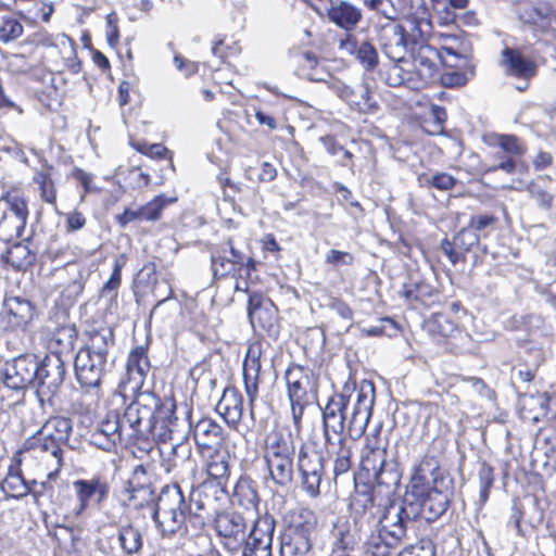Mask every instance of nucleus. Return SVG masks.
Segmentation results:
<instances>
[{
	"instance_id": "obj_1",
	"label": "nucleus",
	"mask_w": 556,
	"mask_h": 556,
	"mask_svg": "<svg viewBox=\"0 0 556 556\" xmlns=\"http://www.w3.org/2000/svg\"><path fill=\"white\" fill-rule=\"evenodd\" d=\"M375 404V386L369 380H362L352 390L332 395L323 409V428L325 444L348 442L343 434L346 427L350 438H361L371 417Z\"/></svg>"
},
{
	"instance_id": "obj_2",
	"label": "nucleus",
	"mask_w": 556,
	"mask_h": 556,
	"mask_svg": "<svg viewBox=\"0 0 556 556\" xmlns=\"http://www.w3.org/2000/svg\"><path fill=\"white\" fill-rule=\"evenodd\" d=\"M352 518L340 516L336 519L330 530L332 553L330 556L342 555L352 551L361 539V531L364 525L362 515L369 523L374 517V498L368 493L356 494L351 502Z\"/></svg>"
},
{
	"instance_id": "obj_3",
	"label": "nucleus",
	"mask_w": 556,
	"mask_h": 556,
	"mask_svg": "<svg viewBox=\"0 0 556 556\" xmlns=\"http://www.w3.org/2000/svg\"><path fill=\"white\" fill-rule=\"evenodd\" d=\"M421 493V495H412V491H407L402 503L389 505L399 517H404V511L408 509L413 510L414 517L407 522L409 529H413L418 518L434 521L446 511L453 496V483L447 481L443 484L427 486Z\"/></svg>"
},
{
	"instance_id": "obj_4",
	"label": "nucleus",
	"mask_w": 556,
	"mask_h": 556,
	"mask_svg": "<svg viewBox=\"0 0 556 556\" xmlns=\"http://www.w3.org/2000/svg\"><path fill=\"white\" fill-rule=\"evenodd\" d=\"M316 528L317 516L312 509L300 507L289 510L283 517L280 556H308Z\"/></svg>"
},
{
	"instance_id": "obj_5",
	"label": "nucleus",
	"mask_w": 556,
	"mask_h": 556,
	"mask_svg": "<svg viewBox=\"0 0 556 556\" xmlns=\"http://www.w3.org/2000/svg\"><path fill=\"white\" fill-rule=\"evenodd\" d=\"M189 517L187 502L178 484L162 488L152 518L163 536H173L182 530Z\"/></svg>"
},
{
	"instance_id": "obj_6",
	"label": "nucleus",
	"mask_w": 556,
	"mask_h": 556,
	"mask_svg": "<svg viewBox=\"0 0 556 556\" xmlns=\"http://www.w3.org/2000/svg\"><path fill=\"white\" fill-rule=\"evenodd\" d=\"M414 517L412 509L399 517L394 509L387 507L379 518L381 529L378 535H371L367 542V554L370 556H393V549L400 545L410 530L407 522Z\"/></svg>"
},
{
	"instance_id": "obj_7",
	"label": "nucleus",
	"mask_w": 556,
	"mask_h": 556,
	"mask_svg": "<svg viewBox=\"0 0 556 556\" xmlns=\"http://www.w3.org/2000/svg\"><path fill=\"white\" fill-rule=\"evenodd\" d=\"M285 379L291 403L292 419L295 428L300 429L305 407L316 399L317 379L312 369L296 364L287 368Z\"/></svg>"
},
{
	"instance_id": "obj_8",
	"label": "nucleus",
	"mask_w": 556,
	"mask_h": 556,
	"mask_svg": "<svg viewBox=\"0 0 556 556\" xmlns=\"http://www.w3.org/2000/svg\"><path fill=\"white\" fill-rule=\"evenodd\" d=\"M257 262L236 248L232 238H228L211 252V270L214 280L238 278L244 271L247 277L256 269Z\"/></svg>"
},
{
	"instance_id": "obj_9",
	"label": "nucleus",
	"mask_w": 556,
	"mask_h": 556,
	"mask_svg": "<svg viewBox=\"0 0 556 556\" xmlns=\"http://www.w3.org/2000/svg\"><path fill=\"white\" fill-rule=\"evenodd\" d=\"M66 375L65 363L59 353L47 354L38 361L36 375V395L41 406L54 404L60 394Z\"/></svg>"
},
{
	"instance_id": "obj_10",
	"label": "nucleus",
	"mask_w": 556,
	"mask_h": 556,
	"mask_svg": "<svg viewBox=\"0 0 556 556\" xmlns=\"http://www.w3.org/2000/svg\"><path fill=\"white\" fill-rule=\"evenodd\" d=\"M421 41L422 30L417 23H414L410 31L400 24H387L381 27L379 34L382 52L396 63L404 62L405 55L413 52Z\"/></svg>"
},
{
	"instance_id": "obj_11",
	"label": "nucleus",
	"mask_w": 556,
	"mask_h": 556,
	"mask_svg": "<svg viewBox=\"0 0 556 556\" xmlns=\"http://www.w3.org/2000/svg\"><path fill=\"white\" fill-rule=\"evenodd\" d=\"M159 396L152 392H142L126 407L123 421L130 428L131 435L148 438L155 434V409Z\"/></svg>"
},
{
	"instance_id": "obj_12",
	"label": "nucleus",
	"mask_w": 556,
	"mask_h": 556,
	"mask_svg": "<svg viewBox=\"0 0 556 556\" xmlns=\"http://www.w3.org/2000/svg\"><path fill=\"white\" fill-rule=\"evenodd\" d=\"M114 361L79 350L74 361V371L78 384L86 391L100 394L101 386L113 367Z\"/></svg>"
},
{
	"instance_id": "obj_13",
	"label": "nucleus",
	"mask_w": 556,
	"mask_h": 556,
	"mask_svg": "<svg viewBox=\"0 0 556 556\" xmlns=\"http://www.w3.org/2000/svg\"><path fill=\"white\" fill-rule=\"evenodd\" d=\"M28 218L26 200L18 194L0 199V240L10 242L22 236Z\"/></svg>"
},
{
	"instance_id": "obj_14",
	"label": "nucleus",
	"mask_w": 556,
	"mask_h": 556,
	"mask_svg": "<svg viewBox=\"0 0 556 556\" xmlns=\"http://www.w3.org/2000/svg\"><path fill=\"white\" fill-rule=\"evenodd\" d=\"M58 476V470L50 472L47 480L39 483L40 490H33V485H37V481H26L22 475L20 462L10 465L4 479L1 482V490L7 497L22 498L28 493L35 497L49 495L52 496V481Z\"/></svg>"
},
{
	"instance_id": "obj_15",
	"label": "nucleus",
	"mask_w": 556,
	"mask_h": 556,
	"mask_svg": "<svg viewBox=\"0 0 556 556\" xmlns=\"http://www.w3.org/2000/svg\"><path fill=\"white\" fill-rule=\"evenodd\" d=\"M296 467L301 476L302 489L311 497H317L320 494L325 473L324 456L317 451H308L302 444L298 452Z\"/></svg>"
},
{
	"instance_id": "obj_16",
	"label": "nucleus",
	"mask_w": 556,
	"mask_h": 556,
	"mask_svg": "<svg viewBox=\"0 0 556 556\" xmlns=\"http://www.w3.org/2000/svg\"><path fill=\"white\" fill-rule=\"evenodd\" d=\"M73 488L78 501L73 515L79 517L92 504L97 509H102L104 502L110 494L109 482L100 477L93 476L91 479H78L73 482Z\"/></svg>"
},
{
	"instance_id": "obj_17",
	"label": "nucleus",
	"mask_w": 556,
	"mask_h": 556,
	"mask_svg": "<svg viewBox=\"0 0 556 556\" xmlns=\"http://www.w3.org/2000/svg\"><path fill=\"white\" fill-rule=\"evenodd\" d=\"M38 374V358L35 354H23L5 364L3 384L11 390H23L35 384Z\"/></svg>"
},
{
	"instance_id": "obj_18",
	"label": "nucleus",
	"mask_w": 556,
	"mask_h": 556,
	"mask_svg": "<svg viewBox=\"0 0 556 556\" xmlns=\"http://www.w3.org/2000/svg\"><path fill=\"white\" fill-rule=\"evenodd\" d=\"M447 481L452 480L441 469L439 457L427 453L414 467L407 491H412V495H421L427 486L443 484Z\"/></svg>"
},
{
	"instance_id": "obj_19",
	"label": "nucleus",
	"mask_w": 556,
	"mask_h": 556,
	"mask_svg": "<svg viewBox=\"0 0 556 556\" xmlns=\"http://www.w3.org/2000/svg\"><path fill=\"white\" fill-rule=\"evenodd\" d=\"M215 529L226 549L237 552L242 547L245 541L247 522L241 514L226 511L217 515Z\"/></svg>"
},
{
	"instance_id": "obj_20",
	"label": "nucleus",
	"mask_w": 556,
	"mask_h": 556,
	"mask_svg": "<svg viewBox=\"0 0 556 556\" xmlns=\"http://www.w3.org/2000/svg\"><path fill=\"white\" fill-rule=\"evenodd\" d=\"M2 306L8 326L16 330H26L38 314L35 303L24 295L7 294Z\"/></svg>"
},
{
	"instance_id": "obj_21",
	"label": "nucleus",
	"mask_w": 556,
	"mask_h": 556,
	"mask_svg": "<svg viewBox=\"0 0 556 556\" xmlns=\"http://www.w3.org/2000/svg\"><path fill=\"white\" fill-rule=\"evenodd\" d=\"M339 49L353 55L368 72L374 71L379 64V54L374 43L367 39H359L354 34H345L339 41Z\"/></svg>"
},
{
	"instance_id": "obj_22",
	"label": "nucleus",
	"mask_w": 556,
	"mask_h": 556,
	"mask_svg": "<svg viewBox=\"0 0 556 556\" xmlns=\"http://www.w3.org/2000/svg\"><path fill=\"white\" fill-rule=\"evenodd\" d=\"M172 202L163 195H157L146 205H131L124 210L122 214L115 216L116 223L124 228L135 222H155L160 219L164 207Z\"/></svg>"
},
{
	"instance_id": "obj_23",
	"label": "nucleus",
	"mask_w": 556,
	"mask_h": 556,
	"mask_svg": "<svg viewBox=\"0 0 556 556\" xmlns=\"http://www.w3.org/2000/svg\"><path fill=\"white\" fill-rule=\"evenodd\" d=\"M296 442L288 428H274L265 437L264 458H294Z\"/></svg>"
},
{
	"instance_id": "obj_24",
	"label": "nucleus",
	"mask_w": 556,
	"mask_h": 556,
	"mask_svg": "<svg viewBox=\"0 0 556 556\" xmlns=\"http://www.w3.org/2000/svg\"><path fill=\"white\" fill-rule=\"evenodd\" d=\"M140 475H146V469L141 465L136 467L131 479L125 483L122 500L124 506L139 509L154 501V491L149 484L140 483Z\"/></svg>"
},
{
	"instance_id": "obj_25",
	"label": "nucleus",
	"mask_w": 556,
	"mask_h": 556,
	"mask_svg": "<svg viewBox=\"0 0 556 556\" xmlns=\"http://www.w3.org/2000/svg\"><path fill=\"white\" fill-rule=\"evenodd\" d=\"M261 346L258 344L250 345L243 361V381L247 396L252 406L258 394L261 364Z\"/></svg>"
},
{
	"instance_id": "obj_26",
	"label": "nucleus",
	"mask_w": 556,
	"mask_h": 556,
	"mask_svg": "<svg viewBox=\"0 0 556 556\" xmlns=\"http://www.w3.org/2000/svg\"><path fill=\"white\" fill-rule=\"evenodd\" d=\"M327 17L331 23L344 29L346 34H352L358 23L362 21V10L353 3L345 0L331 1L327 10Z\"/></svg>"
},
{
	"instance_id": "obj_27",
	"label": "nucleus",
	"mask_w": 556,
	"mask_h": 556,
	"mask_svg": "<svg viewBox=\"0 0 556 556\" xmlns=\"http://www.w3.org/2000/svg\"><path fill=\"white\" fill-rule=\"evenodd\" d=\"M193 437L200 448L216 451L225 441V430L214 419H200L193 428Z\"/></svg>"
},
{
	"instance_id": "obj_28",
	"label": "nucleus",
	"mask_w": 556,
	"mask_h": 556,
	"mask_svg": "<svg viewBox=\"0 0 556 556\" xmlns=\"http://www.w3.org/2000/svg\"><path fill=\"white\" fill-rule=\"evenodd\" d=\"M501 65L506 75L523 80H529L536 74L534 62L526 59L520 51L513 48H505L502 51Z\"/></svg>"
},
{
	"instance_id": "obj_29",
	"label": "nucleus",
	"mask_w": 556,
	"mask_h": 556,
	"mask_svg": "<svg viewBox=\"0 0 556 556\" xmlns=\"http://www.w3.org/2000/svg\"><path fill=\"white\" fill-rule=\"evenodd\" d=\"M88 342L81 348L90 354L110 359L111 350L115 346V336L111 327H92L87 331Z\"/></svg>"
},
{
	"instance_id": "obj_30",
	"label": "nucleus",
	"mask_w": 556,
	"mask_h": 556,
	"mask_svg": "<svg viewBox=\"0 0 556 556\" xmlns=\"http://www.w3.org/2000/svg\"><path fill=\"white\" fill-rule=\"evenodd\" d=\"M216 412L229 426H237L243 414V397L235 388L225 389L216 405Z\"/></svg>"
},
{
	"instance_id": "obj_31",
	"label": "nucleus",
	"mask_w": 556,
	"mask_h": 556,
	"mask_svg": "<svg viewBox=\"0 0 556 556\" xmlns=\"http://www.w3.org/2000/svg\"><path fill=\"white\" fill-rule=\"evenodd\" d=\"M215 486L213 481H204L197 488H192L189 503H187V511L190 518L195 519L200 523H204L211 506L207 493Z\"/></svg>"
},
{
	"instance_id": "obj_32",
	"label": "nucleus",
	"mask_w": 556,
	"mask_h": 556,
	"mask_svg": "<svg viewBox=\"0 0 556 556\" xmlns=\"http://www.w3.org/2000/svg\"><path fill=\"white\" fill-rule=\"evenodd\" d=\"M289 56L296 66L298 74L313 81L324 79L323 72L318 70L319 60L312 51H302L300 49H291Z\"/></svg>"
},
{
	"instance_id": "obj_33",
	"label": "nucleus",
	"mask_w": 556,
	"mask_h": 556,
	"mask_svg": "<svg viewBox=\"0 0 556 556\" xmlns=\"http://www.w3.org/2000/svg\"><path fill=\"white\" fill-rule=\"evenodd\" d=\"M268 480L277 488L287 489L293 481V460L294 458H264Z\"/></svg>"
},
{
	"instance_id": "obj_34",
	"label": "nucleus",
	"mask_w": 556,
	"mask_h": 556,
	"mask_svg": "<svg viewBox=\"0 0 556 556\" xmlns=\"http://www.w3.org/2000/svg\"><path fill=\"white\" fill-rule=\"evenodd\" d=\"M117 542L125 556L138 555L143 547V533L134 523H124L117 528Z\"/></svg>"
},
{
	"instance_id": "obj_35",
	"label": "nucleus",
	"mask_w": 556,
	"mask_h": 556,
	"mask_svg": "<svg viewBox=\"0 0 556 556\" xmlns=\"http://www.w3.org/2000/svg\"><path fill=\"white\" fill-rule=\"evenodd\" d=\"M327 454L333 457V480L337 483L340 477L350 473L352 467V448L348 442L336 443V446L326 445Z\"/></svg>"
},
{
	"instance_id": "obj_36",
	"label": "nucleus",
	"mask_w": 556,
	"mask_h": 556,
	"mask_svg": "<svg viewBox=\"0 0 556 556\" xmlns=\"http://www.w3.org/2000/svg\"><path fill=\"white\" fill-rule=\"evenodd\" d=\"M176 405L172 400L162 401L159 397V406L155 409L153 421H155V434L160 438H166L172 432V427L176 424Z\"/></svg>"
},
{
	"instance_id": "obj_37",
	"label": "nucleus",
	"mask_w": 556,
	"mask_h": 556,
	"mask_svg": "<svg viewBox=\"0 0 556 556\" xmlns=\"http://www.w3.org/2000/svg\"><path fill=\"white\" fill-rule=\"evenodd\" d=\"M232 501L245 509L256 508L260 496L255 481L249 477H240L233 489Z\"/></svg>"
},
{
	"instance_id": "obj_38",
	"label": "nucleus",
	"mask_w": 556,
	"mask_h": 556,
	"mask_svg": "<svg viewBox=\"0 0 556 556\" xmlns=\"http://www.w3.org/2000/svg\"><path fill=\"white\" fill-rule=\"evenodd\" d=\"M73 430V421L68 417L54 416L49 418L40 428V434L51 437L63 444L68 441Z\"/></svg>"
},
{
	"instance_id": "obj_39",
	"label": "nucleus",
	"mask_w": 556,
	"mask_h": 556,
	"mask_svg": "<svg viewBox=\"0 0 556 556\" xmlns=\"http://www.w3.org/2000/svg\"><path fill=\"white\" fill-rule=\"evenodd\" d=\"M402 293L408 301L429 304L431 299L437 294V290L421 278L412 277L409 281L403 286Z\"/></svg>"
},
{
	"instance_id": "obj_40",
	"label": "nucleus",
	"mask_w": 556,
	"mask_h": 556,
	"mask_svg": "<svg viewBox=\"0 0 556 556\" xmlns=\"http://www.w3.org/2000/svg\"><path fill=\"white\" fill-rule=\"evenodd\" d=\"M27 448L34 452L50 454L60 467L62 464V444L51 437L40 434V429L27 440Z\"/></svg>"
},
{
	"instance_id": "obj_41",
	"label": "nucleus",
	"mask_w": 556,
	"mask_h": 556,
	"mask_svg": "<svg viewBox=\"0 0 556 556\" xmlns=\"http://www.w3.org/2000/svg\"><path fill=\"white\" fill-rule=\"evenodd\" d=\"M432 55H437V51L433 48L430 46H421L414 56V68L422 84L430 81L435 73L437 64L433 62Z\"/></svg>"
},
{
	"instance_id": "obj_42",
	"label": "nucleus",
	"mask_w": 556,
	"mask_h": 556,
	"mask_svg": "<svg viewBox=\"0 0 556 556\" xmlns=\"http://www.w3.org/2000/svg\"><path fill=\"white\" fill-rule=\"evenodd\" d=\"M63 321L52 330V341L60 348L58 352L60 355L63 352H68L74 348L77 338V329L75 325L66 323L67 316L62 313Z\"/></svg>"
},
{
	"instance_id": "obj_43",
	"label": "nucleus",
	"mask_w": 556,
	"mask_h": 556,
	"mask_svg": "<svg viewBox=\"0 0 556 556\" xmlns=\"http://www.w3.org/2000/svg\"><path fill=\"white\" fill-rule=\"evenodd\" d=\"M425 328L433 338H448L458 331L456 324L443 313L433 314L425 323Z\"/></svg>"
},
{
	"instance_id": "obj_44",
	"label": "nucleus",
	"mask_w": 556,
	"mask_h": 556,
	"mask_svg": "<svg viewBox=\"0 0 556 556\" xmlns=\"http://www.w3.org/2000/svg\"><path fill=\"white\" fill-rule=\"evenodd\" d=\"M127 260L128 257L124 253L115 258L112 274L101 289V295L103 298H109L110 300L116 299L117 290L122 282V270L126 266Z\"/></svg>"
},
{
	"instance_id": "obj_45",
	"label": "nucleus",
	"mask_w": 556,
	"mask_h": 556,
	"mask_svg": "<svg viewBox=\"0 0 556 556\" xmlns=\"http://www.w3.org/2000/svg\"><path fill=\"white\" fill-rule=\"evenodd\" d=\"M7 262L15 269H26L35 260V254L24 243H15L7 251Z\"/></svg>"
},
{
	"instance_id": "obj_46",
	"label": "nucleus",
	"mask_w": 556,
	"mask_h": 556,
	"mask_svg": "<svg viewBox=\"0 0 556 556\" xmlns=\"http://www.w3.org/2000/svg\"><path fill=\"white\" fill-rule=\"evenodd\" d=\"M418 181L422 187L435 188L440 191H448L457 184V179L445 172L421 174L418 176Z\"/></svg>"
},
{
	"instance_id": "obj_47",
	"label": "nucleus",
	"mask_w": 556,
	"mask_h": 556,
	"mask_svg": "<svg viewBox=\"0 0 556 556\" xmlns=\"http://www.w3.org/2000/svg\"><path fill=\"white\" fill-rule=\"evenodd\" d=\"M552 8L548 4L539 7L530 5L520 10L519 18L523 23L533 26H544L551 17Z\"/></svg>"
},
{
	"instance_id": "obj_48",
	"label": "nucleus",
	"mask_w": 556,
	"mask_h": 556,
	"mask_svg": "<svg viewBox=\"0 0 556 556\" xmlns=\"http://www.w3.org/2000/svg\"><path fill=\"white\" fill-rule=\"evenodd\" d=\"M371 475L376 483L379 486H386L389 493L394 492L401 481V475L395 469V466L390 463L371 472Z\"/></svg>"
},
{
	"instance_id": "obj_49",
	"label": "nucleus",
	"mask_w": 556,
	"mask_h": 556,
	"mask_svg": "<svg viewBox=\"0 0 556 556\" xmlns=\"http://www.w3.org/2000/svg\"><path fill=\"white\" fill-rule=\"evenodd\" d=\"M275 528V518L271 515L265 514L256 518L249 534L262 540L263 542H269L273 544Z\"/></svg>"
},
{
	"instance_id": "obj_50",
	"label": "nucleus",
	"mask_w": 556,
	"mask_h": 556,
	"mask_svg": "<svg viewBox=\"0 0 556 556\" xmlns=\"http://www.w3.org/2000/svg\"><path fill=\"white\" fill-rule=\"evenodd\" d=\"M150 368L147 349L144 346H136L128 355L127 371L129 375L137 372L142 378Z\"/></svg>"
},
{
	"instance_id": "obj_51",
	"label": "nucleus",
	"mask_w": 556,
	"mask_h": 556,
	"mask_svg": "<svg viewBox=\"0 0 556 556\" xmlns=\"http://www.w3.org/2000/svg\"><path fill=\"white\" fill-rule=\"evenodd\" d=\"M125 427L123 417L117 414H109L96 428L115 443L122 440V430Z\"/></svg>"
},
{
	"instance_id": "obj_52",
	"label": "nucleus",
	"mask_w": 556,
	"mask_h": 556,
	"mask_svg": "<svg viewBox=\"0 0 556 556\" xmlns=\"http://www.w3.org/2000/svg\"><path fill=\"white\" fill-rule=\"evenodd\" d=\"M478 479L480 484L479 501L484 504L489 500L490 490L495 480L493 468L485 462L479 465Z\"/></svg>"
},
{
	"instance_id": "obj_53",
	"label": "nucleus",
	"mask_w": 556,
	"mask_h": 556,
	"mask_svg": "<svg viewBox=\"0 0 556 556\" xmlns=\"http://www.w3.org/2000/svg\"><path fill=\"white\" fill-rule=\"evenodd\" d=\"M447 114L443 106L431 105L429 119L425 121V129L430 135H439L443 132L444 123Z\"/></svg>"
},
{
	"instance_id": "obj_54",
	"label": "nucleus",
	"mask_w": 556,
	"mask_h": 556,
	"mask_svg": "<svg viewBox=\"0 0 556 556\" xmlns=\"http://www.w3.org/2000/svg\"><path fill=\"white\" fill-rule=\"evenodd\" d=\"M207 475L214 480H220L228 477L229 465L225 455L216 453L210 456L206 465Z\"/></svg>"
},
{
	"instance_id": "obj_55",
	"label": "nucleus",
	"mask_w": 556,
	"mask_h": 556,
	"mask_svg": "<svg viewBox=\"0 0 556 556\" xmlns=\"http://www.w3.org/2000/svg\"><path fill=\"white\" fill-rule=\"evenodd\" d=\"M453 244L463 252L464 256L471 250L472 247L477 245L480 241V236L472 231L468 226L460 229L453 237Z\"/></svg>"
},
{
	"instance_id": "obj_56",
	"label": "nucleus",
	"mask_w": 556,
	"mask_h": 556,
	"mask_svg": "<svg viewBox=\"0 0 556 556\" xmlns=\"http://www.w3.org/2000/svg\"><path fill=\"white\" fill-rule=\"evenodd\" d=\"M387 448L365 451L362 456V467L367 472H374L387 464Z\"/></svg>"
},
{
	"instance_id": "obj_57",
	"label": "nucleus",
	"mask_w": 556,
	"mask_h": 556,
	"mask_svg": "<svg viewBox=\"0 0 556 556\" xmlns=\"http://www.w3.org/2000/svg\"><path fill=\"white\" fill-rule=\"evenodd\" d=\"M269 302L270 300L260 292H249L248 317L253 327H255V314L266 313L265 306L269 305Z\"/></svg>"
},
{
	"instance_id": "obj_58",
	"label": "nucleus",
	"mask_w": 556,
	"mask_h": 556,
	"mask_svg": "<svg viewBox=\"0 0 556 556\" xmlns=\"http://www.w3.org/2000/svg\"><path fill=\"white\" fill-rule=\"evenodd\" d=\"M23 34L22 24L14 18H3L2 25L0 26V40L9 42L17 39Z\"/></svg>"
},
{
	"instance_id": "obj_59",
	"label": "nucleus",
	"mask_w": 556,
	"mask_h": 556,
	"mask_svg": "<svg viewBox=\"0 0 556 556\" xmlns=\"http://www.w3.org/2000/svg\"><path fill=\"white\" fill-rule=\"evenodd\" d=\"M400 556H435V547L431 540L421 539L407 547Z\"/></svg>"
},
{
	"instance_id": "obj_60",
	"label": "nucleus",
	"mask_w": 556,
	"mask_h": 556,
	"mask_svg": "<svg viewBox=\"0 0 556 556\" xmlns=\"http://www.w3.org/2000/svg\"><path fill=\"white\" fill-rule=\"evenodd\" d=\"M325 263L334 267L350 266L354 263V256L350 252L331 249L325 255Z\"/></svg>"
},
{
	"instance_id": "obj_61",
	"label": "nucleus",
	"mask_w": 556,
	"mask_h": 556,
	"mask_svg": "<svg viewBox=\"0 0 556 556\" xmlns=\"http://www.w3.org/2000/svg\"><path fill=\"white\" fill-rule=\"evenodd\" d=\"M497 144L504 152L513 156H520L525 152L518 138L513 135H501L498 137Z\"/></svg>"
},
{
	"instance_id": "obj_62",
	"label": "nucleus",
	"mask_w": 556,
	"mask_h": 556,
	"mask_svg": "<svg viewBox=\"0 0 556 556\" xmlns=\"http://www.w3.org/2000/svg\"><path fill=\"white\" fill-rule=\"evenodd\" d=\"M72 177L75 178L76 180H78L84 188V193L80 195V202L85 201L87 193L99 191V189L92 185V180H93L92 174L86 173L85 170H83L79 167H75L72 170Z\"/></svg>"
},
{
	"instance_id": "obj_63",
	"label": "nucleus",
	"mask_w": 556,
	"mask_h": 556,
	"mask_svg": "<svg viewBox=\"0 0 556 556\" xmlns=\"http://www.w3.org/2000/svg\"><path fill=\"white\" fill-rule=\"evenodd\" d=\"M440 250L454 266L458 262H466V257L464 256L463 252L459 251L458 248L453 244V241L448 240L447 238L441 240Z\"/></svg>"
},
{
	"instance_id": "obj_64",
	"label": "nucleus",
	"mask_w": 556,
	"mask_h": 556,
	"mask_svg": "<svg viewBox=\"0 0 556 556\" xmlns=\"http://www.w3.org/2000/svg\"><path fill=\"white\" fill-rule=\"evenodd\" d=\"M496 222L497 217L493 214L473 215L469 219L468 227L472 231L478 232L493 226Z\"/></svg>"
}]
</instances>
